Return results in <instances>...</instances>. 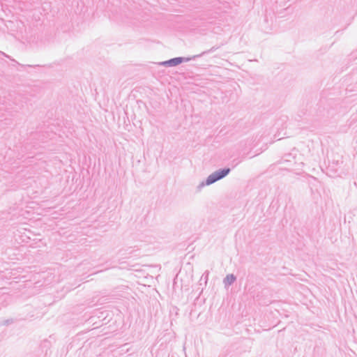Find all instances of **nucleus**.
Segmentation results:
<instances>
[{
    "label": "nucleus",
    "mask_w": 357,
    "mask_h": 357,
    "mask_svg": "<svg viewBox=\"0 0 357 357\" xmlns=\"http://www.w3.org/2000/svg\"><path fill=\"white\" fill-rule=\"evenodd\" d=\"M196 59V56H190V57H183V56H178V57H174L172 59H170L169 60L162 61L159 64L160 66H168V67H172V66H176L183 62H188L191 60Z\"/></svg>",
    "instance_id": "2"
},
{
    "label": "nucleus",
    "mask_w": 357,
    "mask_h": 357,
    "mask_svg": "<svg viewBox=\"0 0 357 357\" xmlns=\"http://www.w3.org/2000/svg\"><path fill=\"white\" fill-rule=\"evenodd\" d=\"M236 278L234 274L227 275L223 280L225 286L231 285L236 280Z\"/></svg>",
    "instance_id": "3"
},
{
    "label": "nucleus",
    "mask_w": 357,
    "mask_h": 357,
    "mask_svg": "<svg viewBox=\"0 0 357 357\" xmlns=\"http://www.w3.org/2000/svg\"><path fill=\"white\" fill-rule=\"evenodd\" d=\"M14 322H15L14 319L10 318V319H8L3 321L1 325L9 326V325L13 324Z\"/></svg>",
    "instance_id": "6"
},
{
    "label": "nucleus",
    "mask_w": 357,
    "mask_h": 357,
    "mask_svg": "<svg viewBox=\"0 0 357 357\" xmlns=\"http://www.w3.org/2000/svg\"><path fill=\"white\" fill-rule=\"evenodd\" d=\"M231 172V169L229 167H224L222 169H219L212 174H211L205 180V181L202 182L199 185L198 188H202L205 185H209L218 181H220L225 177H226Z\"/></svg>",
    "instance_id": "1"
},
{
    "label": "nucleus",
    "mask_w": 357,
    "mask_h": 357,
    "mask_svg": "<svg viewBox=\"0 0 357 357\" xmlns=\"http://www.w3.org/2000/svg\"><path fill=\"white\" fill-rule=\"evenodd\" d=\"M294 157L291 155V154H287L284 156V158H283V160L286 162H291V158Z\"/></svg>",
    "instance_id": "9"
},
{
    "label": "nucleus",
    "mask_w": 357,
    "mask_h": 357,
    "mask_svg": "<svg viewBox=\"0 0 357 357\" xmlns=\"http://www.w3.org/2000/svg\"><path fill=\"white\" fill-rule=\"evenodd\" d=\"M26 99V98L20 96L18 97V100H19V101H20V102H17V100H15V103L17 105H18L20 108H22V107H24V105H23L22 102H24Z\"/></svg>",
    "instance_id": "5"
},
{
    "label": "nucleus",
    "mask_w": 357,
    "mask_h": 357,
    "mask_svg": "<svg viewBox=\"0 0 357 357\" xmlns=\"http://www.w3.org/2000/svg\"><path fill=\"white\" fill-rule=\"evenodd\" d=\"M0 54H1V55H3V56H5V57H6V58H8V59H10L12 61L15 62V63L19 64V63H17L15 59H11V58H10V56L9 55L6 54V53H4V52H3L0 51Z\"/></svg>",
    "instance_id": "7"
},
{
    "label": "nucleus",
    "mask_w": 357,
    "mask_h": 357,
    "mask_svg": "<svg viewBox=\"0 0 357 357\" xmlns=\"http://www.w3.org/2000/svg\"><path fill=\"white\" fill-rule=\"evenodd\" d=\"M218 47L213 46L210 50H208L207 51H204V52H202L199 54L194 55V56H196V59L199 58V57H201V56H204L205 54H207L212 53V52H215L216 50H218Z\"/></svg>",
    "instance_id": "4"
},
{
    "label": "nucleus",
    "mask_w": 357,
    "mask_h": 357,
    "mask_svg": "<svg viewBox=\"0 0 357 357\" xmlns=\"http://www.w3.org/2000/svg\"><path fill=\"white\" fill-rule=\"evenodd\" d=\"M208 275H209V272H208V271H206L203 273V275H202V279H203V278H204V279L205 280L206 282H207V280H208Z\"/></svg>",
    "instance_id": "8"
}]
</instances>
